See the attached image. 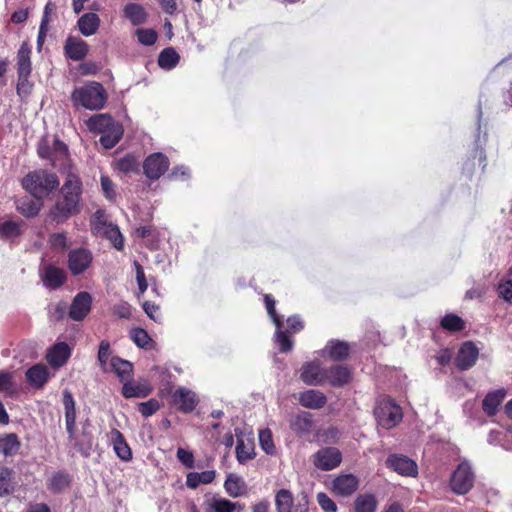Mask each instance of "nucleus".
Returning <instances> with one entry per match:
<instances>
[{"label":"nucleus","instance_id":"nucleus-1","mask_svg":"<svg viewBox=\"0 0 512 512\" xmlns=\"http://www.w3.org/2000/svg\"><path fill=\"white\" fill-rule=\"evenodd\" d=\"M60 172L64 176V183L58 199L49 212V216L58 224L81 212L83 192L82 182L75 167L67 165Z\"/></svg>","mask_w":512,"mask_h":512},{"label":"nucleus","instance_id":"nucleus-2","mask_svg":"<svg viewBox=\"0 0 512 512\" xmlns=\"http://www.w3.org/2000/svg\"><path fill=\"white\" fill-rule=\"evenodd\" d=\"M86 125L90 131L101 133L99 141L106 149L114 147L123 134L122 126L109 114L93 115L87 120Z\"/></svg>","mask_w":512,"mask_h":512},{"label":"nucleus","instance_id":"nucleus-3","mask_svg":"<svg viewBox=\"0 0 512 512\" xmlns=\"http://www.w3.org/2000/svg\"><path fill=\"white\" fill-rule=\"evenodd\" d=\"M106 92L98 82H89L77 87L71 94V101L75 107H83L88 110L102 109L106 103Z\"/></svg>","mask_w":512,"mask_h":512},{"label":"nucleus","instance_id":"nucleus-4","mask_svg":"<svg viewBox=\"0 0 512 512\" xmlns=\"http://www.w3.org/2000/svg\"><path fill=\"white\" fill-rule=\"evenodd\" d=\"M59 184L55 174L42 169L32 171L22 179L23 188L39 200H42L51 191L57 189Z\"/></svg>","mask_w":512,"mask_h":512},{"label":"nucleus","instance_id":"nucleus-5","mask_svg":"<svg viewBox=\"0 0 512 512\" xmlns=\"http://www.w3.org/2000/svg\"><path fill=\"white\" fill-rule=\"evenodd\" d=\"M374 415L377 423L385 429L395 427L402 420L400 406L394 403L390 398H383L377 401Z\"/></svg>","mask_w":512,"mask_h":512},{"label":"nucleus","instance_id":"nucleus-6","mask_svg":"<svg viewBox=\"0 0 512 512\" xmlns=\"http://www.w3.org/2000/svg\"><path fill=\"white\" fill-rule=\"evenodd\" d=\"M474 483V474L468 462H462L453 472L450 480V486L456 494H466L472 488Z\"/></svg>","mask_w":512,"mask_h":512},{"label":"nucleus","instance_id":"nucleus-7","mask_svg":"<svg viewBox=\"0 0 512 512\" xmlns=\"http://www.w3.org/2000/svg\"><path fill=\"white\" fill-rule=\"evenodd\" d=\"M264 299L267 312L276 326L275 340L280 346V351L289 352L292 350L293 341L288 335L281 331L282 323L275 311V300L270 295H265Z\"/></svg>","mask_w":512,"mask_h":512},{"label":"nucleus","instance_id":"nucleus-8","mask_svg":"<svg viewBox=\"0 0 512 512\" xmlns=\"http://www.w3.org/2000/svg\"><path fill=\"white\" fill-rule=\"evenodd\" d=\"M341 452L335 447L322 448L313 455V464L322 471L332 470L340 465Z\"/></svg>","mask_w":512,"mask_h":512},{"label":"nucleus","instance_id":"nucleus-9","mask_svg":"<svg viewBox=\"0 0 512 512\" xmlns=\"http://www.w3.org/2000/svg\"><path fill=\"white\" fill-rule=\"evenodd\" d=\"M326 372L319 361L307 362L301 368L300 379L307 385L321 386L326 383Z\"/></svg>","mask_w":512,"mask_h":512},{"label":"nucleus","instance_id":"nucleus-10","mask_svg":"<svg viewBox=\"0 0 512 512\" xmlns=\"http://www.w3.org/2000/svg\"><path fill=\"white\" fill-rule=\"evenodd\" d=\"M202 508L204 512H236L237 510H242V506L239 503L216 494L206 495Z\"/></svg>","mask_w":512,"mask_h":512},{"label":"nucleus","instance_id":"nucleus-11","mask_svg":"<svg viewBox=\"0 0 512 512\" xmlns=\"http://www.w3.org/2000/svg\"><path fill=\"white\" fill-rule=\"evenodd\" d=\"M92 297L88 292H79L70 305L68 316L74 321H82L90 312Z\"/></svg>","mask_w":512,"mask_h":512},{"label":"nucleus","instance_id":"nucleus-12","mask_svg":"<svg viewBox=\"0 0 512 512\" xmlns=\"http://www.w3.org/2000/svg\"><path fill=\"white\" fill-rule=\"evenodd\" d=\"M169 166L168 158L162 153L150 155L143 164L145 175L150 179H158L163 175Z\"/></svg>","mask_w":512,"mask_h":512},{"label":"nucleus","instance_id":"nucleus-13","mask_svg":"<svg viewBox=\"0 0 512 512\" xmlns=\"http://www.w3.org/2000/svg\"><path fill=\"white\" fill-rule=\"evenodd\" d=\"M386 464L388 468L402 476L414 477L418 473L417 464L406 456L391 455Z\"/></svg>","mask_w":512,"mask_h":512},{"label":"nucleus","instance_id":"nucleus-14","mask_svg":"<svg viewBox=\"0 0 512 512\" xmlns=\"http://www.w3.org/2000/svg\"><path fill=\"white\" fill-rule=\"evenodd\" d=\"M92 261L91 253L83 248L72 250L69 253L68 265L71 272L75 275L84 272Z\"/></svg>","mask_w":512,"mask_h":512},{"label":"nucleus","instance_id":"nucleus-15","mask_svg":"<svg viewBox=\"0 0 512 512\" xmlns=\"http://www.w3.org/2000/svg\"><path fill=\"white\" fill-rule=\"evenodd\" d=\"M359 485L356 476L352 474H343L336 477L332 482V491L342 497L353 494Z\"/></svg>","mask_w":512,"mask_h":512},{"label":"nucleus","instance_id":"nucleus-16","mask_svg":"<svg viewBox=\"0 0 512 512\" xmlns=\"http://www.w3.org/2000/svg\"><path fill=\"white\" fill-rule=\"evenodd\" d=\"M64 50L68 58L73 61H80L86 57L89 46L80 38L68 37L65 42Z\"/></svg>","mask_w":512,"mask_h":512},{"label":"nucleus","instance_id":"nucleus-17","mask_svg":"<svg viewBox=\"0 0 512 512\" xmlns=\"http://www.w3.org/2000/svg\"><path fill=\"white\" fill-rule=\"evenodd\" d=\"M478 349L471 342L464 343L456 357V364L461 370L472 367L478 358Z\"/></svg>","mask_w":512,"mask_h":512},{"label":"nucleus","instance_id":"nucleus-18","mask_svg":"<svg viewBox=\"0 0 512 512\" xmlns=\"http://www.w3.org/2000/svg\"><path fill=\"white\" fill-rule=\"evenodd\" d=\"M172 399L174 404L185 412L192 411L198 402L195 393L183 387L173 392Z\"/></svg>","mask_w":512,"mask_h":512},{"label":"nucleus","instance_id":"nucleus-19","mask_svg":"<svg viewBox=\"0 0 512 512\" xmlns=\"http://www.w3.org/2000/svg\"><path fill=\"white\" fill-rule=\"evenodd\" d=\"M70 354V347L66 343L60 342L48 351L46 358L51 366L59 368L67 362Z\"/></svg>","mask_w":512,"mask_h":512},{"label":"nucleus","instance_id":"nucleus-20","mask_svg":"<svg viewBox=\"0 0 512 512\" xmlns=\"http://www.w3.org/2000/svg\"><path fill=\"white\" fill-rule=\"evenodd\" d=\"M101 19L94 12L83 14L77 21L80 33L85 37L95 35L100 27Z\"/></svg>","mask_w":512,"mask_h":512},{"label":"nucleus","instance_id":"nucleus-21","mask_svg":"<svg viewBox=\"0 0 512 512\" xmlns=\"http://www.w3.org/2000/svg\"><path fill=\"white\" fill-rule=\"evenodd\" d=\"M351 373L345 366L336 365L327 369L326 383L333 387H342L350 381Z\"/></svg>","mask_w":512,"mask_h":512},{"label":"nucleus","instance_id":"nucleus-22","mask_svg":"<svg viewBox=\"0 0 512 512\" xmlns=\"http://www.w3.org/2000/svg\"><path fill=\"white\" fill-rule=\"evenodd\" d=\"M152 391L147 381L125 382L122 388V394L125 398H144Z\"/></svg>","mask_w":512,"mask_h":512},{"label":"nucleus","instance_id":"nucleus-23","mask_svg":"<svg viewBox=\"0 0 512 512\" xmlns=\"http://www.w3.org/2000/svg\"><path fill=\"white\" fill-rule=\"evenodd\" d=\"M63 405L65 409L66 429L70 437H72L76 422V409L73 396L68 390H64L63 392Z\"/></svg>","mask_w":512,"mask_h":512},{"label":"nucleus","instance_id":"nucleus-24","mask_svg":"<svg viewBox=\"0 0 512 512\" xmlns=\"http://www.w3.org/2000/svg\"><path fill=\"white\" fill-rule=\"evenodd\" d=\"M32 71L31 47L24 42L17 52V72L21 76H30Z\"/></svg>","mask_w":512,"mask_h":512},{"label":"nucleus","instance_id":"nucleus-25","mask_svg":"<svg viewBox=\"0 0 512 512\" xmlns=\"http://www.w3.org/2000/svg\"><path fill=\"white\" fill-rule=\"evenodd\" d=\"M110 439L113 443L114 451L117 456L124 461L131 460L132 452L122 433L117 429H113L110 432Z\"/></svg>","mask_w":512,"mask_h":512},{"label":"nucleus","instance_id":"nucleus-26","mask_svg":"<svg viewBox=\"0 0 512 512\" xmlns=\"http://www.w3.org/2000/svg\"><path fill=\"white\" fill-rule=\"evenodd\" d=\"M326 396L317 390H307L301 393L299 402L302 406L310 409H319L326 404Z\"/></svg>","mask_w":512,"mask_h":512},{"label":"nucleus","instance_id":"nucleus-27","mask_svg":"<svg viewBox=\"0 0 512 512\" xmlns=\"http://www.w3.org/2000/svg\"><path fill=\"white\" fill-rule=\"evenodd\" d=\"M505 396H506V392L504 389H499V390L489 392L485 396V398L482 402V408H483L484 412L488 416L495 415L499 405L502 403Z\"/></svg>","mask_w":512,"mask_h":512},{"label":"nucleus","instance_id":"nucleus-28","mask_svg":"<svg viewBox=\"0 0 512 512\" xmlns=\"http://www.w3.org/2000/svg\"><path fill=\"white\" fill-rule=\"evenodd\" d=\"M26 377L33 387L41 388L47 382L49 373L45 365L37 364L27 370Z\"/></svg>","mask_w":512,"mask_h":512},{"label":"nucleus","instance_id":"nucleus-29","mask_svg":"<svg viewBox=\"0 0 512 512\" xmlns=\"http://www.w3.org/2000/svg\"><path fill=\"white\" fill-rule=\"evenodd\" d=\"M66 279L65 272L54 266H47L44 270V284L52 289L60 287Z\"/></svg>","mask_w":512,"mask_h":512},{"label":"nucleus","instance_id":"nucleus-30","mask_svg":"<svg viewBox=\"0 0 512 512\" xmlns=\"http://www.w3.org/2000/svg\"><path fill=\"white\" fill-rule=\"evenodd\" d=\"M133 371L132 363L127 360H123L119 357L113 356L110 360L109 371L114 372L120 378L122 382L127 380Z\"/></svg>","mask_w":512,"mask_h":512},{"label":"nucleus","instance_id":"nucleus-31","mask_svg":"<svg viewBox=\"0 0 512 512\" xmlns=\"http://www.w3.org/2000/svg\"><path fill=\"white\" fill-rule=\"evenodd\" d=\"M124 16L133 24L141 25L146 21L147 14L144 8L136 3H129L123 8Z\"/></svg>","mask_w":512,"mask_h":512},{"label":"nucleus","instance_id":"nucleus-32","mask_svg":"<svg viewBox=\"0 0 512 512\" xmlns=\"http://www.w3.org/2000/svg\"><path fill=\"white\" fill-rule=\"evenodd\" d=\"M323 354H327L333 360H341L348 356L349 346L345 342L330 341L325 346Z\"/></svg>","mask_w":512,"mask_h":512},{"label":"nucleus","instance_id":"nucleus-33","mask_svg":"<svg viewBox=\"0 0 512 512\" xmlns=\"http://www.w3.org/2000/svg\"><path fill=\"white\" fill-rule=\"evenodd\" d=\"M224 489L230 497L237 498L243 495L245 483L239 476L229 474L224 482Z\"/></svg>","mask_w":512,"mask_h":512},{"label":"nucleus","instance_id":"nucleus-34","mask_svg":"<svg viewBox=\"0 0 512 512\" xmlns=\"http://www.w3.org/2000/svg\"><path fill=\"white\" fill-rule=\"evenodd\" d=\"M20 448V442L16 434H4L0 436V453L4 456L15 455Z\"/></svg>","mask_w":512,"mask_h":512},{"label":"nucleus","instance_id":"nucleus-35","mask_svg":"<svg viewBox=\"0 0 512 512\" xmlns=\"http://www.w3.org/2000/svg\"><path fill=\"white\" fill-rule=\"evenodd\" d=\"M42 207V201L37 199L24 198L20 199L17 203V210L25 217L36 216Z\"/></svg>","mask_w":512,"mask_h":512},{"label":"nucleus","instance_id":"nucleus-36","mask_svg":"<svg viewBox=\"0 0 512 512\" xmlns=\"http://www.w3.org/2000/svg\"><path fill=\"white\" fill-rule=\"evenodd\" d=\"M254 444L247 438H240L238 436L236 445V457L240 463H244L253 457Z\"/></svg>","mask_w":512,"mask_h":512},{"label":"nucleus","instance_id":"nucleus-37","mask_svg":"<svg viewBox=\"0 0 512 512\" xmlns=\"http://www.w3.org/2000/svg\"><path fill=\"white\" fill-rule=\"evenodd\" d=\"M376 508L377 500L372 494H361L355 499V512H375Z\"/></svg>","mask_w":512,"mask_h":512},{"label":"nucleus","instance_id":"nucleus-38","mask_svg":"<svg viewBox=\"0 0 512 512\" xmlns=\"http://www.w3.org/2000/svg\"><path fill=\"white\" fill-rule=\"evenodd\" d=\"M277 512H292L293 496L289 490L281 489L275 496Z\"/></svg>","mask_w":512,"mask_h":512},{"label":"nucleus","instance_id":"nucleus-39","mask_svg":"<svg viewBox=\"0 0 512 512\" xmlns=\"http://www.w3.org/2000/svg\"><path fill=\"white\" fill-rule=\"evenodd\" d=\"M179 61V55L173 48L164 49L158 58V64L161 68L172 69Z\"/></svg>","mask_w":512,"mask_h":512},{"label":"nucleus","instance_id":"nucleus-40","mask_svg":"<svg viewBox=\"0 0 512 512\" xmlns=\"http://www.w3.org/2000/svg\"><path fill=\"white\" fill-rule=\"evenodd\" d=\"M312 427V419L309 413L297 415L291 422V428L298 433H308Z\"/></svg>","mask_w":512,"mask_h":512},{"label":"nucleus","instance_id":"nucleus-41","mask_svg":"<svg viewBox=\"0 0 512 512\" xmlns=\"http://www.w3.org/2000/svg\"><path fill=\"white\" fill-rule=\"evenodd\" d=\"M13 471L9 468H0V496L8 495L13 491Z\"/></svg>","mask_w":512,"mask_h":512},{"label":"nucleus","instance_id":"nucleus-42","mask_svg":"<svg viewBox=\"0 0 512 512\" xmlns=\"http://www.w3.org/2000/svg\"><path fill=\"white\" fill-rule=\"evenodd\" d=\"M111 348L110 343L106 340H102L98 350V361L104 372L109 371V364L111 360Z\"/></svg>","mask_w":512,"mask_h":512},{"label":"nucleus","instance_id":"nucleus-43","mask_svg":"<svg viewBox=\"0 0 512 512\" xmlns=\"http://www.w3.org/2000/svg\"><path fill=\"white\" fill-rule=\"evenodd\" d=\"M101 235L106 236L117 250H121L123 248V237L117 226L109 223Z\"/></svg>","mask_w":512,"mask_h":512},{"label":"nucleus","instance_id":"nucleus-44","mask_svg":"<svg viewBox=\"0 0 512 512\" xmlns=\"http://www.w3.org/2000/svg\"><path fill=\"white\" fill-rule=\"evenodd\" d=\"M259 443L267 454L273 455L275 453V445L273 443L272 433L269 429L259 431Z\"/></svg>","mask_w":512,"mask_h":512},{"label":"nucleus","instance_id":"nucleus-45","mask_svg":"<svg viewBox=\"0 0 512 512\" xmlns=\"http://www.w3.org/2000/svg\"><path fill=\"white\" fill-rule=\"evenodd\" d=\"M441 326L449 331H459L464 328V322L457 315L449 314L441 320Z\"/></svg>","mask_w":512,"mask_h":512},{"label":"nucleus","instance_id":"nucleus-46","mask_svg":"<svg viewBox=\"0 0 512 512\" xmlns=\"http://www.w3.org/2000/svg\"><path fill=\"white\" fill-rule=\"evenodd\" d=\"M49 485L54 491H61L70 485V477L66 473L58 472L52 476Z\"/></svg>","mask_w":512,"mask_h":512},{"label":"nucleus","instance_id":"nucleus-47","mask_svg":"<svg viewBox=\"0 0 512 512\" xmlns=\"http://www.w3.org/2000/svg\"><path fill=\"white\" fill-rule=\"evenodd\" d=\"M109 225L106 222L105 215L103 211H97L92 218L91 228L94 234L100 235L103 230Z\"/></svg>","mask_w":512,"mask_h":512},{"label":"nucleus","instance_id":"nucleus-48","mask_svg":"<svg viewBox=\"0 0 512 512\" xmlns=\"http://www.w3.org/2000/svg\"><path fill=\"white\" fill-rule=\"evenodd\" d=\"M131 337L135 344L142 348H148L151 338L148 333L141 328H135L131 331Z\"/></svg>","mask_w":512,"mask_h":512},{"label":"nucleus","instance_id":"nucleus-49","mask_svg":"<svg viewBox=\"0 0 512 512\" xmlns=\"http://www.w3.org/2000/svg\"><path fill=\"white\" fill-rule=\"evenodd\" d=\"M51 161L53 166H57V161L63 160L67 156V146L59 141L55 140L53 144V152L51 153Z\"/></svg>","mask_w":512,"mask_h":512},{"label":"nucleus","instance_id":"nucleus-50","mask_svg":"<svg viewBox=\"0 0 512 512\" xmlns=\"http://www.w3.org/2000/svg\"><path fill=\"white\" fill-rule=\"evenodd\" d=\"M100 182H101V188H102V191H103L105 197L110 201L115 200L117 193L115 190V185L110 180V178L108 176L102 175Z\"/></svg>","mask_w":512,"mask_h":512},{"label":"nucleus","instance_id":"nucleus-51","mask_svg":"<svg viewBox=\"0 0 512 512\" xmlns=\"http://www.w3.org/2000/svg\"><path fill=\"white\" fill-rule=\"evenodd\" d=\"M138 40L144 45H153L157 40V33L152 29H138L136 31Z\"/></svg>","mask_w":512,"mask_h":512},{"label":"nucleus","instance_id":"nucleus-52","mask_svg":"<svg viewBox=\"0 0 512 512\" xmlns=\"http://www.w3.org/2000/svg\"><path fill=\"white\" fill-rule=\"evenodd\" d=\"M138 163L133 156L127 155L118 160L117 168L122 172H131L137 169Z\"/></svg>","mask_w":512,"mask_h":512},{"label":"nucleus","instance_id":"nucleus-53","mask_svg":"<svg viewBox=\"0 0 512 512\" xmlns=\"http://www.w3.org/2000/svg\"><path fill=\"white\" fill-rule=\"evenodd\" d=\"M0 391L12 393L14 391L13 374L0 371Z\"/></svg>","mask_w":512,"mask_h":512},{"label":"nucleus","instance_id":"nucleus-54","mask_svg":"<svg viewBox=\"0 0 512 512\" xmlns=\"http://www.w3.org/2000/svg\"><path fill=\"white\" fill-rule=\"evenodd\" d=\"M0 232L6 237H15L20 234V226L13 221H6L0 225Z\"/></svg>","mask_w":512,"mask_h":512},{"label":"nucleus","instance_id":"nucleus-55","mask_svg":"<svg viewBox=\"0 0 512 512\" xmlns=\"http://www.w3.org/2000/svg\"><path fill=\"white\" fill-rule=\"evenodd\" d=\"M499 296L508 302H512V279H505L498 285Z\"/></svg>","mask_w":512,"mask_h":512},{"label":"nucleus","instance_id":"nucleus-56","mask_svg":"<svg viewBox=\"0 0 512 512\" xmlns=\"http://www.w3.org/2000/svg\"><path fill=\"white\" fill-rule=\"evenodd\" d=\"M317 501L319 506L325 511V512H336L337 506L335 502L328 497L325 493H318L317 495Z\"/></svg>","mask_w":512,"mask_h":512},{"label":"nucleus","instance_id":"nucleus-57","mask_svg":"<svg viewBox=\"0 0 512 512\" xmlns=\"http://www.w3.org/2000/svg\"><path fill=\"white\" fill-rule=\"evenodd\" d=\"M158 409L159 404L154 399H150L149 401L140 403L138 405L139 412L145 417L153 415Z\"/></svg>","mask_w":512,"mask_h":512},{"label":"nucleus","instance_id":"nucleus-58","mask_svg":"<svg viewBox=\"0 0 512 512\" xmlns=\"http://www.w3.org/2000/svg\"><path fill=\"white\" fill-rule=\"evenodd\" d=\"M49 244L55 250H64L67 247V238L65 233H54L49 238Z\"/></svg>","mask_w":512,"mask_h":512},{"label":"nucleus","instance_id":"nucleus-59","mask_svg":"<svg viewBox=\"0 0 512 512\" xmlns=\"http://www.w3.org/2000/svg\"><path fill=\"white\" fill-rule=\"evenodd\" d=\"M177 459L187 468L194 467V456L191 451L185 450L183 448H178Z\"/></svg>","mask_w":512,"mask_h":512},{"label":"nucleus","instance_id":"nucleus-60","mask_svg":"<svg viewBox=\"0 0 512 512\" xmlns=\"http://www.w3.org/2000/svg\"><path fill=\"white\" fill-rule=\"evenodd\" d=\"M47 31H48V6H46V8H45V13H44V16L42 18V21H41V24L39 27V32H38V37H37V44L39 47L42 46V44L45 40Z\"/></svg>","mask_w":512,"mask_h":512},{"label":"nucleus","instance_id":"nucleus-61","mask_svg":"<svg viewBox=\"0 0 512 512\" xmlns=\"http://www.w3.org/2000/svg\"><path fill=\"white\" fill-rule=\"evenodd\" d=\"M29 76L18 75L17 93L19 95H27L31 92L32 84L28 80Z\"/></svg>","mask_w":512,"mask_h":512},{"label":"nucleus","instance_id":"nucleus-62","mask_svg":"<svg viewBox=\"0 0 512 512\" xmlns=\"http://www.w3.org/2000/svg\"><path fill=\"white\" fill-rule=\"evenodd\" d=\"M143 309L145 313L148 315V317H150L154 321H158L160 319V308L154 303L149 301L144 302Z\"/></svg>","mask_w":512,"mask_h":512},{"label":"nucleus","instance_id":"nucleus-63","mask_svg":"<svg viewBox=\"0 0 512 512\" xmlns=\"http://www.w3.org/2000/svg\"><path fill=\"white\" fill-rule=\"evenodd\" d=\"M113 312L119 318L127 319L131 316V307L128 303L122 302L114 306Z\"/></svg>","mask_w":512,"mask_h":512},{"label":"nucleus","instance_id":"nucleus-64","mask_svg":"<svg viewBox=\"0 0 512 512\" xmlns=\"http://www.w3.org/2000/svg\"><path fill=\"white\" fill-rule=\"evenodd\" d=\"M201 484L198 472H190L186 476V485L191 489H196Z\"/></svg>","mask_w":512,"mask_h":512}]
</instances>
